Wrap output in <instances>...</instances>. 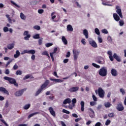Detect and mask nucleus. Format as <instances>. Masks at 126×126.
Here are the masks:
<instances>
[{
  "label": "nucleus",
  "mask_w": 126,
  "mask_h": 126,
  "mask_svg": "<svg viewBox=\"0 0 126 126\" xmlns=\"http://www.w3.org/2000/svg\"><path fill=\"white\" fill-rule=\"evenodd\" d=\"M107 67H102L98 71V73L100 76H106L107 75Z\"/></svg>",
  "instance_id": "f257e3e1"
},
{
  "label": "nucleus",
  "mask_w": 126,
  "mask_h": 126,
  "mask_svg": "<svg viewBox=\"0 0 126 126\" xmlns=\"http://www.w3.org/2000/svg\"><path fill=\"white\" fill-rule=\"evenodd\" d=\"M4 79L5 80H8L10 83L11 84H14L15 86H18V84L16 83V81H15L14 79L12 78H9L8 77L5 76L4 77Z\"/></svg>",
  "instance_id": "f03ea898"
},
{
  "label": "nucleus",
  "mask_w": 126,
  "mask_h": 126,
  "mask_svg": "<svg viewBox=\"0 0 126 126\" xmlns=\"http://www.w3.org/2000/svg\"><path fill=\"white\" fill-rule=\"evenodd\" d=\"M88 114L90 118H94V117H95V113L92 108L88 109Z\"/></svg>",
  "instance_id": "7ed1b4c3"
},
{
  "label": "nucleus",
  "mask_w": 126,
  "mask_h": 126,
  "mask_svg": "<svg viewBox=\"0 0 126 126\" xmlns=\"http://www.w3.org/2000/svg\"><path fill=\"white\" fill-rule=\"evenodd\" d=\"M98 95L99 96L100 98H104V90L102 89V88H100L98 90Z\"/></svg>",
  "instance_id": "20e7f679"
},
{
  "label": "nucleus",
  "mask_w": 126,
  "mask_h": 126,
  "mask_svg": "<svg viewBox=\"0 0 126 126\" xmlns=\"http://www.w3.org/2000/svg\"><path fill=\"white\" fill-rule=\"evenodd\" d=\"M116 12L121 17V18H123V14H122V9H121V7L119 6H116Z\"/></svg>",
  "instance_id": "39448f33"
},
{
  "label": "nucleus",
  "mask_w": 126,
  "mask_h": 126,
  "mask_svg": "<svg viewBox=\"0 0 126 126\" xmlns=\"http://www.w3.org/2000/svg\"><path fill=\"white\" fill-rule=\"evenodd\" d=\"M49 83H50V81L49 80H47L45 82V83L42 85V86H41L40 89H42V90L43 89H45V88H46V87H47V86H48V85H49Z\"/></svg>",
  "instance_id": "423d86ee"
},
{
  "label": "nucleus",
  "mask_w": 126,
  "mask_h": 126,
  "mask_svg": "<svg viewBox=\"0 0 126 126\" xmlns=\"http://www.w3.org/2000/svg\"><path fill=\"white\" fill-rule=\"evenodd\" d=\"M96 63L99 64H104L105 63V60L102 57H99L98 60H96Z\"/></svg>",
  "instance_id": "0eeeda50"
},
{
  "label": "nucleus",
  "mask_w": 126,
  "mask_h": 126,
  "mask_svg": "<svg viewBox=\"0 0 126 126\" xmlns=\"http://www.w3.org/2000/svg\"><path fill=\"white\" fill-rule=\"evenodd\" d=\"M89 44L92 46V47H93V48H97V47H98L97 43H96V42L94 40H90Z\"/></svg>",
  "instance_id": "6e6552de"
},
{
  "label": "nucleus",
  "mask_w": 126,
  "mask_h": 126,
  "mask_svg": "<svg viewBox=\"0 0 126 126\" xmlns=\"http://www.w3.org/2000/svg\"><path fill=\"white\" fill-rule=\"evenodd\" d=\"M116 109L120 112H121V111H123L124 108L122 103H119V104H118Z\"/></svg>",
  "instance_id": "1a4fd4ad"
},
{
  "label": "nucleus",
  "mask_w": 126,
  "mask_h": 126,
  "mask_svg": "<svg viewBox=\"0 0 126 126\" xmlns=\"http://www.w3.org/2000/svg\"><path fill=\"white\" fill-rule=\"evenodd\" d=\"M78 89H79L78 87H72L69 90V91L70 92H76V91H78Z\"/></svg>",
  "instance_id": "9d476101"
},
{
  "label": "nucleus",
  "mask_w": 126,
  "mask_h": 126,
  "mask_svg": "<svg viewBox=\"0 0 126 126\" xmlns=\"http://www.w3.org/2000/svg\"><path fill=\"white\" fill-rule=\"evenodd\" d=\"M0 91L1 92H3L4 94H6L7 95H9V93H8V91L5 89V88L3 87H0Z\"/></svg>",
  "instance_id": "9b49d317"
},
{
  "label": "nucleus",
  "mask_w": 126,
  "mask_h": 126,
  "mask_svg": "<svg viewBox=\"0 0 126 126\" xmlns=\"http://www.w3.org/2000/svg\"><path fill=\"white\" fill-rule=\"evenodd\" d=\"M50 80H51V81H54V82H57V83H61V82H63V80L62 79H53V78H50Z\"/></svg>",
  "instance_id": "f8f14e48"
},
{
  "label": "nucleus",
  "mask_w": 126,
  "mask_h": 126,
  "mask_svg": "<svg viewBox=\"0 0 126 126\" xmlns=\"http://www.w3.org/2000/svg\"><path fill=\"white\" fill-rule=\"evenodd\" d=\"M108 55L109 56V59L111 62L114 61V58L113 57V53L111 51H108L107 52Z\"/></svg>",
  "instance_id": "ddd939ff"
},
{
  "label": "nucleus",
  "mask_w": 126,
  "mask_h": 126,
  "mask_svg": "<svg viewBox=\"0 0 126 126\" xmlns=\"http://www.w3.org/2000/svg\"><path fill=\"white\" fill-rule=\"evenodd\" d=\"M49 111L50 114L53 116L56 117V112L54 111V109L52 107H49Z\"/></svg>",
  "instance_id": "4468645a"
},
{
  "label": "nucleus",
  "mask_w": 126,
  "mask_h": 126,
  "mask_svg": "<svg viewBox=\"0 0 126 126\" xmlns=\"http://www.w3.org/2000/svg\"><path fill=\"white\" fill-rule=\"evenodd\" d=\"M54 14H55V12H52L51 13V16H52V19L53 21H54V22H58V21H59V20H60V19H58V20L55 19V18H56V15H54Z\"/></svg>",
  "instance_id": "2eb2a0df"
},
{
  "label": "nucleus",
  "mask_w": 126,
  "mask_h": 126,
  "mask_svg": "<svg viewBox=\"0 0 126 126\" xmlns=\"http://www.w3.org/2000/svg\"><path fill=\"white\" fill-rule=\"evenodd\" d=\"M111 73L113 76H117L118 75V72H117V70L115 69H112Z\"/></svg>",
  "instance_id": "dca6fc26"
},
{
  "label": "nucleus",
  "mask_w": 126,
  "mask_h": 126,
  "mask_svg": "<svg viewBox=\"0 0 126 126\" xmlns=\"http://www.w3.org/2000/svg\"><path fill=\"white\" fill-rule=\"evenodd\" d=\"M113 58L117 61V62H121V57L120 56H118L117 54L114 53L113 55Z\"/></svg>",
  "instance_id": "f3484780"
},
{
  "label": "nucleus",
  "mask_w": 126,
  "mask_h": 126,
  "mask_svg": "<svg viewBox=\"0 0 126 126\" xmlns=\"http://www.w3.org/2000/svg\"><path fill=\"white\" fill-rule=\"evenodd\" d=\"M22 94H23V90L16 92L15 94V96H21Z\"/></svg>",
  "instance_id": "a211bd4d"
},
{
  "label": "nucleus",
  "mask_w": 126,
  "mask_h": 126,
  "mask_svg": "<svg viewBox=\"0 0 126 126\" xmlns=\"http://www.w3.org/2000/svg\"><path fill=\"white\" fill-rule=\"evenodd\" d=\"M70 103H71V100L70 98H68L65 99L63 102V104H64V105H66V104H70Z\"/></svg>",
  "instance_id": "6ab92c4d"
},
{
  "label": "nucleus",
  "mask_w": 126,
  "mask_h": 126,
  "mask_svg": "<svg viewBox=\"0 0 126 126\" xmlns=\"http://www.w3.org/2000/svg\"><path fill=\"white\" fill-rule=\"evenodd\" d=\"M6 17L8 19V21L9 23H12V22H15V20L14 19H11L10 17H9V15L6 14Z\"/></svg>",
  "instance_id": "aec40b11"
},
{
  "label": "nucleus",
  "mask_w": 126,
  "mask_h": 126,
  "mask_svg": "<svg viewBox=\"0 0 126 126\" xmlns=\"http://www.w3.org/2000/svg\"><path fill=\"white\" fill-rule=\"evenodd\" d=\"M113 18H114L116 21H119L120 20V16L117 14V13L113 14Z\"/></svg>",
  "instance_id": "412c9836"
},
{
  "label": "nucleus",
  "mask_w": 126,
  "mask_h": 126,
  "mask_svg": "<svg viewBox=\"0 0 126 126\" xmlns=\"http://www.w3.org/2000/svg\"><path fill=\"white\" fill-rule=\"evenodd\" d=\"M84 35L85 36L86 39H88V31L87 30H84L83 31Z\"/></svg>",
  "instance_id": "4be33fe9"
},
{
  "label": "nucleus",
  "mask_w": 126,
  "mask_h": 126,
  "mask_svg": "<svg viewBox=\"0 0 126 126\" xmlns=\"http://www.w3.org/2000/svg\"><path fill=\"white\" fill-rule=\"evenodd\" d=\"M67 31H70V32H72V31H73V28L71 25H68L67 26Z\"/></svg>",
  "instance_id": "5701e85b"
},
{
  "label": "nucleus",
  "mask_w": 126,
  "mask_h": 126,
  "mask_svg": "<svg viewBox=\"0 0 126 126\" xmlns=\"http://www.w3.org/2000/svg\"><path fill=\"white\" fill-rule=\"evenodd\" d=\"M62 40L64 45H67V40L64 36H62Z\"/></svg>",
  "instance_id": "b1692460"
},
{
  "label": "nucleus",
  "mask_w": 126,
  "mask_h": 126,
  "mask_svg": "<svg viewBox=\"0 0 126 126\" xmlns=\"http://www.w3.org/2000/svg\"><path fill=\"white\" fill-rule=\"evenodd\" d=\"M20 56V52H19V51L17 50L16 52V54L14 55V57L15 59H17L18 57Z\"/></svg>",
  "instance_id": "393cba45"
},
{
  "label": "nucleus",
  "mask_w": 126,
  "mask_h": 126,
  "mask_svg": "<svg viewBox=\"0 0 126 126\" xmlns=\"http://www.w3.org/2000/svg\"><path fill=\"white\" fill-rule=\"evenodd\" d=\"M38 114H40V112H35V113H32V114L29 115L28 118V119H30V118H32V117H33V116H35V115H38Z\"/></svg>",
  "instance_id": "a878e982"
},
{
  "label": "nucleus",
  "mask_w": 126,
  "mask_h": 126,
  "mask_svg": "<svg viewBox=\"0 0 126 126\" xmlns=\"http://www.w3.org/2000/svg\"><path fill=\"white\" fill-rule=\"evenodd\" d=\"M7 48L9 50H11L14 48V44H10L7 45Z\"/></svg>",
  "instance_id": "bb28decb"
},
{
  "label": "nucleus",
  "mask_w": 126,
  "mask_h": 126,
  "mask_svg": "<svg viewBox=\"0 0 126 126\" xmlns=\"http://www.w3.org/2000/svg\"><path fill=\"white\" fill-rule=\"evenodd\" d=\"M81 111L83 112L84 111V101H81Z\"/></svg>",
  "instance_id": "cd10ccee"
},
{
  "label": "nucleus",
  "mask_w": 126,
  "mask_h": 126,
  "mask_svg": "<svg viewBox=\"0 0 126 126\" xmlns=\"http://www.w3.org/2000/svg\"><path fill=\"white\" fill-rule=\"evenodd\" d=\"M112 104H111V103L110 102H106L104 103V106L106 108H110Z\"/></svg>",
  "instance_id": "c85d7f7f"
},
{
  "label": "nucleus",
  "mask_w": 126,
  "mask_h": 126,
  "mask_svg": "<svg viewBox=\"0 0 126 126\" xmlns=\"http://www.w3.org/2000/svg\"><path fill=\"white\" fill-rule=\"evenodd\" d=\"M30 104H26L24 106V110H28L29 108H30Z\"/></svg>",
  "instance_id": "c756f323"
},
{
  "label": "nucleus",
  "mask_w": 126,
  "mask_h": 126,
  "mask_svg": "<svg viewBox=\"0 0 126 126\" xmlns=\"http://www.w3.org/2000/svg\"><path fill=\"white\" fill-rule=\"evenodd\" d=\"M33 39H39L40 38V34H36L33 36Z\"/></svg>",
  "instance_id": "7c9ffc66"
},
{
  "label": "nucleus",
  "mask_w": 126,
  "mask_h": 126,
  "mask_svg": "<svg viewBox=\"0 0 126 126\" xmlns=\"http://www.w3.org/2000/svg\"><path fill=\"white\" fill-rule=\"evenodd\" d=\"M20 17L22 19H23L24 20H25V19H26V17L22 13H21L20 14Z\"/></svg>",
  "instance_id": "2f4dec72"
},
{
  "label": "nucleus",
  "mask_w": 126,
  "mask_h": 126,
  "mask_svg": "<svg viewBox=\"0 0 126 126\" xmlns=\"http://www.w3.org/2000/svg\"><path fill=\"white\" fill-rule=\"evenodd\" d=\"M25 54H29V50H25L23 51L21 53V55H24Z\"/></svg>",
  "instance_id": "473e14b6"
},
{
  "label": "nucleus",
  "mask_w": 126,
  "mask_h": 126,
  "mask_svg": "<svg viewBox=\"0 0 126 126\" xmlns=\"http://www.w3.org/2000/svg\"><path fill=\"white\" fill-rule=\"evenodd\" d=\"M42 91H43V90L41 89H39L36 92L35 94V96H38V95H39V94H40V93H41V92H42Z\"/></svg>",
  "instance_id": "72a5a7b5"
},
{
  "label": "nucleus",
  "mask_w": 126,
  "mask_h": 126,
  "mask_svg": "<svg viewBox=\"0 0 126 126\" xmlns=\"http://www.w3.org/2000/svg\"><path fill=\"white\" fill-rule=\"evenodd\" d=\"M73 55H75V56H78V55H79V52L75 50H73Z\"/></svg>",
  "instance_id": "f704fd0d"
},
{
  "label": "nucleus",
  "mask_w": 126,
  "mask_h": 126,
  "mask_svg": "<svg viewBox=\"0 0 126 126\" xmlns=\"http://www.w3.org/2000/svg\"><path fill=\"white\" fill-rule=\"evenodd\" d=\"M35 53H36V51L34 50H29V54L34 55V54H35Z\"/></svg>",
  "instance_id": "c9c22d12"
},
{
  "label": "nucleus",
  "mask_w": 126,
  "mask_h": 126,
  "mask_svg": "<svg viewBox=\"0 0 126 126\" xmlns=\"http://www.w3.org/2000/svg\"><path fill=\"white\" fill-rule=\"evenodd\" d=\"M101 32L103 34H108V33H109V32H108V31L105 29L102 30Z\"/></svg>",
  "instance_id": "e433bc0d"
},
{
  "label": "nucleus",
  "mask_w": 126,
  "mask_h": 126,
  "mask_svg": "<svg viewBox=\"0 0 126 126\" xmlns=\"http://www.w3.org/2000/svg\"><path fill=\"white\" fill-rule=\"evenodd\" d=\"M92 65L94 66V67H96V68H100V65L95 63H93Z\"/></svg>",
  "instance_id": "4c0bfd02"
},
{
  "label": "nucleus",
  "mask_w": 126,
  "mask_h": 126,
  "mask_svg": "<svg viewBox=\"0 0 126 126\" xmlns=\"http://www.w3.org/2000/svg\"><path fill=\"white\" fill-rule=\"evenodd\" d=\"M95 33L97 34V35H100V31L98 28H95L94 30Z\"/></svg>",
  "instance_id": "58836bf2"
},
{
  "label": "nucleus",
  "mask_w": 126,
  "mask_h": 126,
  "mask_svg": "<svg viewBox=\"0 0 126 126\" xmlns=\"http://www.w3.org/2000/svg\"><path fill=\"white\" fill-rule=\"evenodd\" d=\"M42 55H43V56H47V57H48V58H50V55H49V54H48V52L47 51H44Z\"/></svg>",
  "instance_id": "ea45409f"
},
{
  "label": "nucleus",
  "mask_w": 126,
  "mask_h": 126,
  "mask_svg": "<svg viewBox=\"0 0 126 126\" xmlns=\"http://www.w3.org/2000/svg\"><path fill=\"white\" fill-rule=\"evenodd\" d=\"M63 113H64V114H67V115H69V114H70V112L67 111L66 109H63Z\"/></svg>",
  "instance_id": "a19ab883"
},
{
  "label": "nucleus",
  "mask_w": 126,
  "mask_h": 126,
  "mask_svg": "<svg viewBox=\"0 0 126 126\" xmlns=\"http://www.w3.org/2000/svg\"><path fill=\"white\" fill-rule=\"evenodd\" d=\"M53 45V43H48L45 44V46L46 47V48H49V47H52Z\"/></svg>",
  "instance_id": "79ce46f5"
},
{
  "label": "nucleus",
  "mask_w": 126,
  "mask_h": 126,
  "mask_svg": "<svg viewBox=\"0 0 126 126\" xmlns=\"http://www.w3.org/2000/svg\"><path fill=\"white\" fill-rule=\"evenodd\" d=\"M16 74L17 75H21L22 74V71H21V70H17L16 72Z\"/></svg>",
  "instance_id": "37998d69"
},
{
  "label": "nucleus",
  "mask_w": 126,
  "mask_h": 126,
  "mask_svg": "<svg viewBox=\"0 0 126 126\" xmlns=\"http://www.w3.org/2000/svg\"><path fill=\"white\" fill-rule=\"evenodd\" d=\"M76 103V98H73L72 100V104L73 105V106H75Z\"/></svg>",
  "instance_id": "c03bdc74"
},
{
  "label": "nucleus",
  "mask_w": 126,
  "mask_h": 126,
  "mask_svg": "<svg viewBox=\"0 0 126 126\" xmlns=\"http://www.w3.org/2000/svg\"><path fill=\"white\" fill-rule=\"evenodd\" d=\"M11 3H12V4H13V5H15L16 7H20L19 5H17V4L15 3V2H14L13 1L11 0Z\"/></svg>",
  "instance_id": "a18cd8bd"
},
{
  "label": "nucleus",
  "mask_w": 126,
  "mask_h": 126,
  "mask_svg": "<svg viewBox=\"0 0 126 126\" xmlns=\"http://www.w3.org/2000/svg\"><path fill=\"white\" fill-rule=\"evenodd\" d=\"M54 54H55L54 52H52V53H50V57H51V59H52V61H53V62H54Z\"/></svg>",
  "instance_id": "49530a36"
},
{
  "label": "nucleus",
  "mask_w": 126,
  "mask_h": 126,
  "mask_svg": "<svg viewBox=\"0 0 126 126\" xmlns=\"http://www.w3.org/2000/svg\"><path fill=\"white\" fill-rule=\"evenodd\" d=\"M109 118H114L115 117V114L113 113H110L108 115Z\"/></svg>",
  "instance_id": "de8ad7c7"
},
{
  "label": "nucleus",
  "mask_w": 126,
  "mask_h": 126,
  "mask_svg": "<svg viewBox=\"0 0 126 126\" xmlns=\"http://www.w3.org/2000/svg\"><path fill=\"white\" fill-rule=\"evenodd\" d=\"M33 28L36 29V30H40V29H41V27H40L39 26H34Z\"/></svg>",
  "instance_id": "09e8293b"
},
{
  "label": "nucleus",
  "mask_w": 126,
  "mask_h": 126,
  "mask_svg": "<svg viewBox=\"0 0 126 126\" xmlns=\"http://www.w3.org/2000/svg\"><path fill=\"white\" fill-rule=\"evenodd\" d=\"M92 97H93V99L94 101V102H96V101H97V97H96V96H95V95L93 94Z\"/></svg>",
  "instance_id": "8fccbe9b"
},
{
  "label": "nucleus",
  "mask_w": 126,
  "mask_h": 126,
  "mask_svg": "<svg viewBox=\"0 0 126 126\" xmlns=\"http://www.w3.org/2000/svg\"><path fill=\"white\" fill-rule=\"evenodd\" d=\"M30 37H31V35L30 34H28L24 37V39L26 40H29V38H30Z\"/></svg>",
  "instance_id": "3c124183"
},
{
  "label": "nucleus",
  "mask_w": 126,
  "mask_h": 126,
  "mask_svg": "<svg viewBox=\"0 0 126 126\" xmlns=\"http://www.w3.org/2000/svg\"><path fill=\"white\" fill-rule=\"evenodd\" d=\"M120 91L122 94V95H125V94H126V92H125V90H124V89H120Z\"/></svg>",
  "instance_id": "603ef678"
},
{
  "label": "nucleus",
  "mask_w": 126,
  "mask_h": 126,
  "mask_svg": "<svg viewBox=\"0 0 126 126\" xmlns=\"http://www.w3.org/2000/svg\"><path fill=\"white\" fill-rule=\"evenodd\" d=\"M119 24L121 26H123L125 24V22L122 20L119 21Z\"/></svg>",
  "instance_id": "864d4df0"
},
{
  "label": "nucleus",
  "mask_w": 126,
  "mask_h": 126,
  "mask_svg": "<svg viewBox=\"0 0 126 126\" xmlns=\"http://www.w3.org/2000/svg\"><path fill=\"white\" fill-rule=\"evenodd\" d=\"M81 43L83 45H86V42L85 41V39L82 38L81 40Z\"/></svg>",
  "instance_id": "5fc2aeb1"
},
{
  "label": "nucleus",
  "mask_w": 126,
  "mask_h": 126,
  "mask_svg": "<svg viewBox=\"0 0 126 126\" xmlns=\"http://www.w3.org/2000/svg\"><path fill=\"white\" fill-rule=\"evenodd\" d=\"M75 106H73V104H69L68 105V108L69 109H70V110H72V109H73V107H74Z\"/></svg>",
  "instance_id": "6e6d98bb"
},
{
  "label": "nucleus",
  "mask_w": 126,
  "mask_h": 126,
  "mask_svg": "<svg viewBox=\"0 0 126 126\" xmlns=\"http://www.w3.org/2000/svg\"><path fill=\"white\" fill-rule=\"evenodd\" d=\"M109 124H111V121L107 120L105 123V126H109Z\"/></svg>",
  "instance_id": "4d7b16f0"
},
{
  "label": "nucleus",
  "mask_w": 126,
  "mask_h": 126,
  "mask_svg": "<svg viewBox=\"0 0 126 126\" xmlns=\"http://www.w3.org/2000/svg\"><path fill=\"white\" fill-rule=\"evenodd\" d=\"M98 41L99 43L103 42V39H102V38H101L100 37H98Z\"/></svg>",
  "instance_id": "13d9d810"
},
{
  "label": "nucleus",
  "mask_w": 126,
  "mask_h": 126,
  "mask_svg": "<svg viewBox=\"0 0 126 126\" xmlns=\"http://www.w3.org/2000/svg\"><path fill=\"white\" fill-rule=\"evenodd\" d=\"M3 31L4 32H8V28L5 27L3 28Z\"/></svg>",
  "instance_id": "bf43d9fd"
},
{
  "label": "nucleus",
  "mask_w": 126,
  "mask_h": 126,
  "mask_svg": "<svg viewBox=\"0 0 126 126\" xmlns=\"http://www.w3.org/2000/svg\"><path fill=\"white\" fill-rule=\"evenodd\" d=\"M11 62H12V60H9V61L7 62V64H6L5 67H7V66H8L9 64H10V63H11Z\"/></svg>",
  "instance_id": "052dcab7"
},
{
  "label": "nucleus",
  "mask_w": 126,
  "mask_h": 126,
  "mask_svg": "<svg viewBox=\"0 0 126 126\" xmlns=\"http://www.w3.org/2000/svg\"><path fill=\"white\" fill-rule=\"evenodd\" d=\"M38 13H39L40 14H42V13H43V12H44V10L43 9H39L38 10Z\"/></svg>",
  "instance_id": "680f3d73"
},
{
  "label": "nucleus",
  "mask_w": 126,
  "mask_h": 126,
  "mask_svg": "<svg viewBox=\"0 0 126 126\" xmlns=\"http://www.w3.org/2000/svg\"><path fill=\"white\" fill-rule=\"evenodd\" d=\"M91 106H94V105H96V102L94 101H92L90 103Z\"/></svg>",
  "instance_id": "e2e57ef3"
},
{
  "label": "nucleus",
  "mask_w": 126,
  "mask_h": 126,
  "mask_svg": "<svg viewBox=\"0 0 126 126\" xmlns=\"http://www.w3.org/2000/svg\"><path fill=\"white\" fill-rule=\"evenodd\" d=\"M29 32H28V31H25L24 32V36H27V35H30L29 34Z\"/></svg>",
  "instance_id": "0e129e2a"
},
{
  "label": "nucleus",
  "mask_w": 126,
  "mask_h": 126,
  "mask_svg": "<svg viewBox=\"0 0 126 126\" xmlns=\"http://www.w3.org/2000/svg\"><path fill=\"white\" fill-rule=\"evenodd\" d=\"M42 41H43V39H39L38 40V44H39V45H42Z\"/></svg>",
  "instance_id": "69168bd1"
},
{
  "label": "nucleus",
  "mask_w": 126,
  "mask_h": 126,
  "mask_svg": "<svg viewBox=\"0 0 126 126\" xmlns=\"http://www.w3.org/2000/svg\"><path fill=\"white\" fill-rule=\"evenodd\" d=\"M60 123L62 126H66L65 124H64V122H63V121H61Z\"/></svg>",
  "instance_id": "338daca9"
},
{
  "label": "nucleus",
  "mask_w": 126,
  "mask_h": 126,
  "mask_svg": "<svg viewBox=\"0 0 126 126\" xmlns=\"http://www.w3.org/2000/svg\"><path fill=\"white\" fill-rule=\"evenodd\" d=\"M95 126H101V123L97 122L95 125Z\"/></svg>",
  "instance_id": "774afa93"
}]
</instances>
